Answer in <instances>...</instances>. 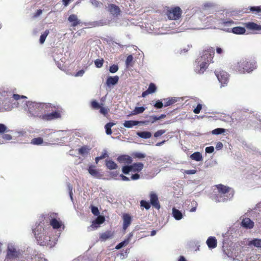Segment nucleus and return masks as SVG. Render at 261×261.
Listing matches in <instances>:
<instances>
[{
  "instance_id": "nucleus-20",
  "label": "nucleus",
  "mask_w": 261,
  "mask_h": 261,
  "mask_svg": "<svg viewBox=\"0 0 261 261\" xmlns=\"http://www.w3.org/2000/svg\"><path fill=\"white\" fill-rule=\"evenodd\" d=\"M206 243L208 247L212 249L217 247V241L215 237H210L207 239Z\"/></svg>"
},
{
  "instance_id": "nucleus-23",
  "label": "nucleus",
  "mask_w": 261,
  "mask_h": 261,
  "mask_svg": "<svg viewBox=\"0 0 261 261\" xmlns=\"http://www.w3.org/2000/svg\"><path fill=\"white\" fill-rule=\"evenodd\" d=\"M227 255L228 257L231 258L232 261H234L235 260H237L239 261H243L244 257L245 256V253L243 251H240L239 253L238 252L237 254L236 253H235L234 255L232 256H231L228 254Z\"/></svg>"
},
{
  "instance_id": "nucleus-7",
  "label": "nucleus",
  "mask_w": 261,
  "mask_h": 261,
  "mask_svg": "<svg viewBox=\"0 0 261 261\" xmlns=\"http://www.w3.org/2000/svg\"><path fill=\"white\" fill-rule=\"evenodd\" d=\"M218 194L213 197L216 202H223L232 198L234 195V191L231 188L219 184L216 186Z\"/></svg>"
},
{
  "instance_id": "nucleus-22",
  "label": "nucleus",
  "mask_w": 261,
  "mask_h": 261,
  "mask_svg": "<svg viewBox=\"0 0 261 261\" xmlns=\"http://www.w3.org/2000/svg\"><path fill=\"white\" fill-rule=\"evenodd\" d=\"M117 161L120 163L129 164L132 162V159L128 155H121L118 157Z\"/></svg>"
},
{
  "instance_id": "nucleus-34",
  "label": "nucleus",
  "mask_w": 261,
  "mask_h": 261,
  "mask_svg": "<svg viewBox=\"0 0 261 261\" xmlns=\"http://www.w3.org/2000/svg\"><path fill=\"white\" fill-rule=\"evenodd\" d=\"M90 149L91 148L87 146H84L79 149V153L82 155L83 156H85L89 153Z\"/></svg>"
},
{
  "instance_id": "nucleus-9",
  "label": "nucleus",
  "mask_w": 261,
  "mask_h": 261,
  "mask_svg": "<svg viewBox=\"0 0 261 261\" xmlns=\"http://www.w3.org/2000/svg\"><path fill=\"white\" fill-rule=\"evenodd\" d=\"M18 100H16L13 97V96L8 97L7 98L4 99L0 102L2 107L5 111H9L13 108H17L18 105Z\"/></svg>"
},
{
  "instance_id": "nucleus-52",
  "label": "nucleus",
  "mask_w": 261,
  "mask_h": 261,
  "mask_svg": "<svg viewBox=\"0 0 261 261\" xmlns=\"http://www.w3.org/2000/svg\"><path fill=\"white\" fill-rule=\"evenodd\" d=\"M119 67L117 65L113 64L109 68V71L112 73H114L118 70Z\"/></svg>"
},
{
  "instance_id": "nucleus-19",
  "label": "nucleus",
  "mask_w": 261,
  "mask_h": 261,
  "mask_svg": "<svg viewBox=\"0 0 261 261\" xmlns=\"http://www.w3.org/2000/svg\"><path fill=\"white\" fill-rule=\"evenodd\" d=\"M123 229L126 230L130 225L132 222V217L128 214H124L122 216Z\"/></svg>"
},
{
  "instance_id": "nucleus-37",
  "label": "nucleus",
  "mask_w": 261,
  "mask_h": 261,
  "mask_svg": "<svg viewBox=\"0 0 261 261\" xmlns=\"http://www.w3.org/2000/svg\"><path fill=\"white\" fill-rule=\"evenodd\" d=\"M190 158L197 162L201 161L202 160V156L199 152H195L190 155Z\"/></svg>"
},
{
  "instance_id": "nucleus-59",
  "label": "nucleus",
  "mask_w": 261,
  "mask_h": 261,
  "mask_svg": "<svg viewBox=\"0 0 261 261\" xmlns=\"http://www.w3.org/2000/svg\"><path fill=\"white\" fill-rule=\"evenodd\" d=\"M165 133H166V130L164 129L159 130L154 134V137L155 138H158V137L162 136Z\"/></svg>"
},
{
  "instance_id": "nucleus-64",
  "label": "nucleus",
  "mask_w": 261,
  "mask_h": 261,
  "mask_svg": "<svg viewBox=\"0 0 261 261\" xmlns=\"http://www.w3.org/2000/svg\"><path fill=\"white\" fill-rule=\"evenodd\" d=\"M149 120L150 122L153 123L158 120V116L155 115L150 116H149Z\"/></svg>"
},
{
  "instance_id": "nucleus-21",
  "label": "nucleus",
  "mask_w": 261,
  "mask_h": 261,
  "mask_svg": "<svg viewBox=\"0 0 261 261\" xmlns=\"http://www.w3.org/2000/svg\"><path fill=\"white\" fill-rule=\"evenodd\" d=\"M105 220V218L103 216H98L97 218L92 221L91 227L94 228H98L99 225L103 223Z\"/></svg>"
},
{
  "instance_id": "nucleus-44",
  "label": "nucleus",
  "mask_w": 261,
  "mask_h": 261,
  "mask_svg": "<svg viewBox=\"0 0 261 261\" xmlns=\"http://www.w3.org/2000/svg\"><path fill=\"white\" fill-rule=\"evenodd\" d=\"M49 34V31L46 30L40 37V43L42 44L44 43L45 39Z\"/></svg>"
},
{
  "instance_id": "nucleus-41",
  "label": "nucleus",
  "mask_w": 261,
  "mask_h": 261,
  "mask_svg": "<svg viewBox=\"0 0 261 261\" xmlns=\"http://www.w3.org/2000/svg\"><path fill=\"white\" fill-rule=\"evenodd\" d=\"M115 125V123L113 122H109L107 123L105 126V128L106 129V133L108 135H110L112 134V130L111 128Z\"/></svg>"
},
{
  "instance_id": "nucleus-25",
  "label": "nucleus",
  "mask_w": 261,
  "mask_h": 261,
  "mask_svg": "<svg viewBox=\"0 0 261 261\" xmlns=\"http://www.w3.org/2000/svg\"><path fill=\"white\" fill-rule=\"evenodd\" d=\"M108 10L113 15L116 16L119 15L120 12L119 7L114 4H110L108 6Z\"/></svg>"
},
{
  "instance_id": "nucleus-55",
  "label": "nucleus",
  "mask_w": 261,
  "mask_h": 261,
  "mask_svg": "<svg viewBox=\"0 0 261 261\" xmlns=\"http://www.w3.org/2000/svg\"><path fill=\"white\" fill-rule=\"evenodd\" d=\"M94 63L96 67L100 68L103 65V59H97L95 61Z\"/></svg>"
},
{
  "instance_id": "nucleus-1",
  "label": "nucleus",
  "mask_w": 261,
  "mask_h": 261,
  "mask_svg": "<svg viewBox=\"0 0 261 261\" xmlns=\"http://www.w3.org/2000/svg\"><path fill=\"white\" fill-rule=\"evenodd\" d=\"M50 230L51 227L48 225L45 226L43 223L38 224L33 229L34 236L40 245H46L49 247L55 246L60 232H58L55 237L51 238L50 235H48Z\"/></svg>"
},
{
  "instance_id": "nucleus-12",
  "label": "nucleus",
  "mask_w": 261,
  "mask_h": 261,
  "mask_svg": "<svg viewBox=\"0 0 261 261\" xmlns=\"http://www.w3.org/2000/svg\"><path fill=\"white\" fill-rule=\"evenodd\" d=\"M181 14L182 10L178 6L170 8L167 11V17L170 20H178L181 17Z\"/></svg>"
},
{
  "instance_id": "nucleus-11",
  "label": "nucleus",
  "mask_w": 261,
  "mask_h": 261,
  "mask_svg": "<svg viewBox=\"0 0 261 261\" xmlns=\"http://www.w3.org/2000/svg\"><path fill=\"white\" fill-rule=\"evenodd\" d=\"M13 96L14 99L16 100H19L20 99H26L27 97L25 96L19 95L17 94H14L11 91L8 90L6 88L0 89V102L4 99L7 98L8 97Z\"/></svg>"
},
{
  "instance_id": "nucleus-24",
  "label": "nucleus",
  "mask_w": 261,
  "mask_h": 261,
  "mask_svg": "<svg viewBox=\"0 0 261 261\" xmlns=\"http://www.w3.org/2000/svg\"><path fill=\"white\" fill-rule=\"evenodd\" d=\"M88 171L89 174L95 178H100L101 176L98 171L95 169L94 166L93 165L89 166Z\"/></svg>"
},
{
  "instance_id": "nucleus-13",
  "label": "nucleus",
  "mask_w": 261,
  "mask_h": 261,
  "mask_svg": "<svg viewBox=\"0 0 261 261\" xmlns=\"http://www.w3.org/2000/svg\"><path fill=\"white\" fill-rule=\"evenodd\" d=\"M219 82L221 84V87L225 86L229 80V75L227 72L225 71H216L215 72Z\"/></svg>"
},
{
  "instance_id": "nucleus-53",
  "label": "nucleus",
  "mask_w": 261,
  "mask_h": 261,
  "mask_svg": "<svg viewBox=\"0 0 261 261\" xmlns=\"http://www.w3.org/2000/svg\"><path fill=\"white\" fill-rule=\"evenodd\" d=\"M99 109L100 110L99 112L104 116H106L109 111V108L106 107H103L102 106H101Z\"/></svg>"
},
{
  "instance_id": "nucleus-30",
  "label": "nucleus",
  "mask_w": 261,
  "mask_h": 261,
  "mask_svg": "<svg viewBox=\"0 0 261 261\" xmlns=\"http://www.w3.org/2000/svg\"><path fill=\"white\" fill-rule=\"evenodd\" d=\"M143 164L142 163H134L130 165L132 171L139 172L143 168Z\"/></svg>"
},
{
  "instance_id": "nucleus-27",
  "label": "nucleus",
  "mask_w": 261,
  "mask_h": 261,
  "mask_svg": "<svg viewBox=\"0 0 261 261\" xmlns=\"http://www.w3.org/2000/svg\"><path fill=\"white\" fill-rule=\"evenodd\" d=\"M172 216L176 220H180L182 219L183 215L181 211L176 209L175 207L172 208Z\"/></svg>"
},
{
  "instance_id": "nucleus-39",
  "label": "nucleus",
  "mask_w": 261,
  "mask_h": 261,
  "mask_svg": "<svg viewBox=\"0 0 261 261\" xmlns=\"http://www.w3.org/2000/svg\"><path fill=\"white\" fill-rule=\"evenodd\" d=\"M145 108L144 107H135L132 113L130 114L128 116L138 115L142 113L145 111Z\"/></svg>"
},
{
  "instance_id": "nucleus-35",
  "label": "nucleus",
  "mask_w": 261,
  "mask_h": 261,
  "mask_svg": "<svg viewBox=\"0 0 261 261\" xmlns=\"http://www.w3.org/2000/svg\"><path fill=\"white\" fill-rule=\"evenodd\" d=\"M106 165L107 168L110 170L116 169L118 167L117 165L112 160H106Z\"/></svg>"
},
{
  "instance_id": "nucleus-49",
  "label": "nucleus",
  "mask_w": 261,
  "mask_h": 261,
  "mask_svg": "<svg viewBox=\"0 0 261 261\" xmlns=\"http://www.w3.org/2000/svg\"><path fill=\"white\" fill-rule=\"evenodd\" d=\"M108 156V155L107 154V151L104 150V152L102 153V154L100 156H97L95 158L96 163L97 164L99 160L105 159V158H106Z\"/></svg>"
},
{
  "instance_id": "nucleus-6",
  "label": "nucleus",
  "mask_w": 261,
  "mask_h": 261,
  "mask_svg": "<svg viewBox=\"0 0 261 261\" xmlns=\"http://www.w3.org/2000/svg\"><path fill=\"white\" fill-rule=\"evenodd\" d=\"M256 68V63L252 60L241 59L233 65V69L240 73H250Z\"/></svg>"
},
{
  "instance_id": "nucleus-4",
  "label": "nucleus",
  "mask_w": 261,
  "mask_h": 261,
  "mask_svg": "<svg viewBox=\"0 0 261 261\" xmlns=\"http://www.w3.org/2000/svg\"><path fill=\"white\" fill-rule=\"evenodd\" d=\"M47 105L43 112L41 119L45 121H51L60 119L63 113L62 108L59 105L46 103Z\"/></svg>"
},
{
  "instance_id": "nucleus-45",
  "label": "nucleus",
  "mask_w": 261,
  "mask_h": 261,
  "mask_svg": "<svg viewBox=\"0 0 261 261\" xmlns=\"http://www.w3.org/2000/svg\"><path fill=\"white\" fill-rule=\"evenodd\" d=\"M43 139L41 138H36L32 140L31 144L38 145L41 144L43 143Z\"/></svg>"
},
{
  "instance_id": "nucleus-51",
  "label": "nucleus",
  "mask_w": 261,
  "mask_h": 261,
  "mask_svg": "<svg viewBox=\"0 0 261 261\" xmlns=\"http://www.w3.org/2000/svg\"><path fill=\"white\" fill-rule=\"evenodd\" d=\"M141 206L144 207L146 210H149L150 207V204L145 200H141Z\"/></svg>"
},
{
  "instance_id": "nucleus-54",
  "label": "nucleus",
  "mask_w": 261,
  "mask_h": 261,
  "mask_svg": "<svg viewBox=\"0 0 261 261\" xmlns=\"http://www.w3.org/2000/svg\"><path fill=\"white\" fill-rule=\"evenodd\" d=\"M245 261H258V255L254 254L247 258Z\"/></svg>"
},
{
  "instance_id": "nucleus-2",
  "label": "nucleus",
  "mask_w": 261,
  "mask_h": 261,
  "mask_svg": "<svg viewBox=\"0 0 261 261\" xmlns=\"http://www.w3.org/2000/svg\"><path fill=\"white\" fill-rule=\"evenodd\" d=\"M215 54L214 48L209 47L203 51L201 56L198 57L194 64V70L198 74H202L207 69Z\"/></svg>"
},
{
  "instance_id": "nucleus-61",
  "label": "nucleus",
  "mask_w": 261,
  "mask_h": 261,
  "mask_svg": "<svg viewBox=\"0 0 261 261\" xmlns=\"http://www.w3.org/2000/svg\"><path fill=\"white\" fill-rule=\"evenodd\" d=\"M133 60V57L132 55H130L127 56V57L126 59V61H125V64H126V66H128L130 65V64L132 62Z\"/></svg>"
},
{
  "instance_id": "nucleus-14",
  "label": "nucleus",
  "mask_w": 261,
  "mask_h": 261,
  "mask_svg": "<svg viewBox=\"0 0 261 261\" xmlns=\"http://www.w3.org/2000/svg\"><path fill=\"white\" fill-rule=\"evenodd\" d=\"M150 204L156 209L159 210L161 207L159 202L158 195L153 192L150 194Z\"/></svg>"
},
{
  "instance_id": "nucleus-38",
  "label": "nucleus",
  "mask_w": 261,
  "mask_h": 261,
  "mask_svg": "<svg viewBox=\"0 0 261 261\" xmlns=\"http://www.w3.org/2000/svg\"><path fill=\"white\" fill-rule=\"evenodd\" d=\"M95 27H100L110 24V21L108 19H102L94 22Z\"/></svg>"
},
{
  "instance_id": "nucleus-29",
  "label": "nucleus",
  "mask_w": 261,
  "mask_h": 261,
  "mask_svg": "<svg viewBox=\"0 0 261 261\" xmlns=\"http://www.w3.org/2000/svg\"><path fill=\"white\" fill-rule=\"evenodd\" d=\"M179 98L175 97L164 99V106L168 107L171 106L172 104L176 102L179 100Z\"/></svg>"
},
{
  "instance_id": "nucleus-58",
  "label": "nucleus",
  "mask_w": 261,
  "mask_h": 261,
  "mask_svg": "<svg viewBox=\"0 0 261 261\" xmlns=\"http://www.w3.org/2000/svg\"><path fill=\"white\" fill-rule=\"evenodd\" d=\"M90 2L92 6L95 8L100 7V6L102 5V4L97 0H90Z\"/></svg>"
},
{
  "instance_id": "nucleus-42",
  "label": "nucleus",
  "mask_w": 261,
  "mask_h": 261,
  "mask_svg": "<svg viewBox=\"0 0 261 261\" xmlns=\"http://www.w3.org/2000/svg\"><path fill=\"white\" fill-rule=\"evenodd\" d=\"M113 236L112 233L111 231H106L101 234L100 236V239L106 241L110 238H111Z\"/></svg>"
},
{
  "instance_id": "nucleus-60",
  "label": "nucleus",
  "mask_w": 261,
  "mask_h": 261,
  "mask_svg": "<svg viewBox=\"0 0 261 261\" xmlns=\"http://www.w3.org/2000/svg\"><path fill=\"white\" fill-rule=\"evenodd\" d=\"M214 6H215V5L213 3L208 2H206V3H204L203 7L205 9H208V8H211L213 7H214Z\"/></svg>"
},
{
  "instance_id": "nucleus-8",
  "label": "nucleus",
  "mask_w": 261,
  "mask_h": 261,
  "mask_svg": "<svg viewBox=\"0 0 261 261\" xmlns=\"http://www.w3.org/2000/svg\"><path fill=\"white\" fill-rule=\"evenodd\" d=\"M22 254V251L18 246L13 242L9 243L6 250L5 261H15L19 259Z\"/></svg>"
},
{
  "instance_id": "nucleus-40",
  "label": "nucleus",
  "mask_w": 261,
  "mask_h": 261,
  "mask_svg": "<svg viewBox=\"0 0 261 261\" xmlns=\"http://www.w3.org/2000/svg\"><path fill=\"white\" fill-rule=\"evenodd\" d=\"M2 135V140L0 139V145L5 143V142L4 141V140L10 141L12 139V136L10 134H8L7 133H6V134L4 133Z\"/></svg>"
},
{
  "instance_id": "nucleus-32",
  "label": "nucleus",
  "mask_w": 261,
  "mask_h": 261,
  "mask_svg": "<svg viewBox=\"0 0 261 261\" xmlns=\"http://www.w3.org/2000/svg\"><path fill=\"white\" fill-rule=\"evenodd\" d=\"M248 244L255 247L261 248V239H253L249 241Z\"/></svg>"
},
{
  "instance_id": "nucleus-5",
  "label": "nucleus",
  "mask_w": 261,
  "mask_h": 261,
  "mask_svg": "<svg viewBox=\"0 0 261 261\" xmlns=\"http://www.w3.org/2000/svg\"><path fill=\"white\" fill-rule=\"evenodd\" d=\"M217 18H214L213 16L207 17L208 21L215 23L218 28L223 31L230 33L232 27L237 24V22L230 18H226L224 15H217Z\"/></svg>"
},
{
  "instance_id": "nucleus-48",
  "label": "nucleus",
  "mask_w": 261,
  "mask_h": 261,
  "mask_svg": "<svg viewBox=\"0 0 261 261\" xmlns=\"http://www.w3.org/2000/svg\"><path fill=\"white\" fill-rule=\"evenodd\" d=\"M122 172L125 174H127L129 172L132 171L130 165L124 166L122 168Z\"/></svg>"
},
{
  "instance_id": "nucleus-56",
  "label": "nucleus",
  "mask_w": 261,
  "mask_h": 261,
  "mask_svg": "<svg viewBox=\"0 0 261 261\" xmlns=\"http://www.w3.org/2000/svg\"><path fill=\"white\" fill-rule=\"evenodd\" d=\"M91 212L94 216H98L99 212L97 207L95 206H92L91 208Z\"/></svg>"
},
{
  "instance_id": "nucleus-3",
  "label": "nucleus",
  "mask_w": 261,
  "mask_h": 261,
  "mask_svg": "<svg viewBox=\"0 0 261 261\" xmlns=\"http://www.w3.org/2000/svg\"><path fill=\"white\" fill-rule=\"evenodd\" d=\"M46 104V103L28 101H25L23 109L29 117L41 118L45 107L47 106Z\"/></svg>"
},
{
  "instance_id": "nucleus-43",
  "label": "nucleus",
  "mask_w": 261,
  "mask_h": 261,
  "mask_svg": "<svg viewBox=\"0 0 261 261\" xmlns=\"http://www.w3.org/2000/svg\"><path fill=\"white\" fill-rule=\"evenodd\" d=\"M10 132H12V130L8 129L5 124L0 123V135H2L5 133H7Z\"/></svg>"
},
{
  "instance_id": "nucleus-18",
  "label": "nucleus",
  "mask_w": 261,
  "mask_h": 261,
  "mask_svg": "<svg viewBox=\"0 0 261 261\" xmlns=\"http://www.w3.org/2000/svg\"><path fill=\"white\" fill-rule=\"evenodd\" d=\"M134 234L133 232H130L127 237L122 242L117 244L116 247L115 249L117 250H119L124 246H125L127 245L131 241L132 237H133Z\"/></svg>"
},
{
  "instance_id": "nucleus-17",
  "label": "nucleus",
  "mask_w": 261,
  "mask_h": 261,
  "mask_svg": "<svg viewBox=\"0 0 261 261\" xmlns=\"http://www.w3.org/2000/svg\"><path fill=\"white\" fill-rule=\"evenodd\" d=\"M119 76L117 75L115 76H109L108 77L106 84L107 87L111 88L112 86L116 85L119 81Z\"/></svg>"
},
{
  "instance_id": "nucleus-16",
  "label": "nucleus",
  "mask_w": 261,
  "mask_h": 261,
  "mask_svg": "<svg viewBox=\"0 0 261 261\" xmlns=\"http://www.w3.org/2000/svg\"><path fill=\"white\" fill-rule=\"evenodd\" d=\"M50 225L53 227L52 228H51V231H53V229H59V231H61L62 230V229H61L62 226H63L62 229H63L64 227L62 222L55 219V218L52 219L50 220Z\"/></svg>"
},
{
  "instance_id": "nucleus-50",
  "label": "nucleus",
  "mask_w": 261,
  "mask_h": 261,
  "mask_svg": "<svg viewBox=\"0 0 261 261\" xmlns=\"http://www.w3.org/2000/svg\"><path fill=\"white\" fill-rule=\"evenodd\" d=\"M91 104L92 108L95 110H98L101 107L100 104L96 100L92 101Z\"/></svg>"
},
{
  "instance_id": "nucleus-47",
  "label": "nucleus",
  "mask_w": 261,
  "mask_h": 261,
  "mask_svg": "<svg viewBox=\"0 0 261 261\" xmlns=\"http://www.w3.org/2000/svg\"><path fill=\"white\" fill-rule=\"evenodd\" d=\"M147 90H148V92H149L150 94H152L155 92L156 90V87L155 84H154L153 83H150Z\"/></svg>"
},
{
  "instance_id": "nucleus-15",
  "label": "nucleus",
  "mask_w": 261,
  "mask_h": 261,
  "mask_svg": "<svg viewBox=\"0 0 261 261\" xmlns=\"http://www.w3.org/2000/svg\"><path fill=\"white\" fill-rule=\"evenodd\" d=\"M254 225V222L249 218H243L241 222V226L247 229H252Z\"/></svg>"
},
{
  "instance_id": "nucleus-10",
  "label": "nucleus",
  "mask_w": 261,
  "mask_h": 261,
  "mask_svg": "<svg viewBox=\"0 0 261 261\" xmlns=\"http://www.w3.org/2000/svg\"><path fill=\"white\" fill-rule=\"evenodd\" d=\"M13 96L14 99L16 100H19L20 99H26L27 97L25 96L19 95L17 94H14L11 91L8 90L6 88L0 89V102L4 99L7 98L8 97Z\"/></svg>"
},
{
  "instance_id": "nucleus-33",
  "label": "nucleus",
  "mask_w": 261,
  "mask_h": 261,
  "mask_svg": "<svg viewBox=\"0 0 261 261\" xmlns=\"http://www.w3.org/2000/svg\"><path fill=\"white\" fill-rule=\"evenodd\" d=\"M139 124L138 121L136 120H127L125 121L123 123V126L127 128H132L133 126Z\"/></svg>"
},
{
  "instance_id": "nucleus-57",
  "label": "nucleus",
  "mask_w": 261,
  "mask_h": 261,
  "mask_svg": "<svg viewBox=\"0 0 261 261\" xmlns=\"http://www.w3.org/2000/svg\"><path fill=\"white\" fill-rule=\"evenodd\" d=\"M250 11L254 12H255L256 13L261 12V7L260 6H253L250 8Z\"/></svg>"
},
{
  "instance_id": "nucleus-46",
  "label": "nucleus",
  "mask_w": 261,
  "mask_h": 261,
  "mask_svg": "<svg viewBox=\"0 0 261 261\" xmlns=\"http://www.w3.org/2000/svg\"><path fill=\"white\" fill-rule=\"evenodd\" d=\"M225 132V129L222 128H217L212 130V133L213 135H220Z\"/></svg>"
},
{
  "instance_id": "nucleus-36",
  "label": "nucleus",
  "mask_w": 261,
  "mask_h": 261,
  "mask_svg": "<svg viewBox=\"0 0 261 261\" xmlns=\"http://www.w3.org/2000/svg\"><path fill=\"white\" fill-rule=\"evenodd\" d=\"M137 135L143 139H149L151 137V133L147 131L138 132Z\"/></svg>"
},
{
  "instance_id": "nucleus-62",
  "label": "nucleus",
  "mask_w": 261,
  "mask_h": 261,
  "mask_svg": "<svg viewBox=\"0 0 261 261\" xmlns=\"http://www.w3.org/2000/svg\"><path fill=\"white\" fill-rule=\"evenodd\" d=\"M202 109V105L200 103L198 104L197 107L193 110V112L195 114H198L200 112Z\"/></svg>"
},
{
  "instance_id": "nucleus-31",
  "label": "nucleus",
  "mask_w": 261,
  "mask_h": 261,
  "mask_svg": "<svg viewBox=\"0 0 261 261\" xmlns=\"http://www.w3.org/2000/svg\"><path fill=\"white\" fill-rule=\"evenodd\" d=\"M68 20L69 22H72V25L73 27H75L80 23V21L78 19L77 16L75 14L70 15L69 16Z\"/></svg>"
},
{
  "instance_id": "nucleus-63",
  "label": "nucleus",
  "mask_w": 261,
  "mask_h": 261,
  "mask_svg": "<svg viewBox=\"0 0 261 261\" xmlns=\"http://www.w3.org/2000/svg\"><path fill=\"white\" fill-rule=\"evenodd\" d=\"M154 106L157 109H161L163 107V103L162 101L158 100L154 104Z\"/></svg>"
},
{
  "instance_id": "nucleus-26",
  "label": "nucleus",
  "mask_w": 261,
  "mask_h": 261,
  "mask_svg": "<svg viewBox=\"0 0 261 261\" xmlns=\"http://www.w3.org/2000/svg\"><path fill=\"white\" fill-rule=\"evenodd\" d=\"M247 29L252 30V31H260L261 30V25H258L253 22H249L246 23L245 24Z\"/></svg>"
},
{
  "instance_id": "nucleus-28",
  "label": "nucleus",
  "mask_w": 261,
  "mask_h": 261,
  "mask_svg": "<svg viewBox=\"0 0 261 261\" xmlns=\"http://www.w3.org/2000/svg\"><path fill=\"white\" fill-rule=\"evenodd\" d=\"M245 32L246 30L245 28L242 27H233L231 29L230 33L237 35H242L245 34Z\"/></svg>"
}]
</instances>
